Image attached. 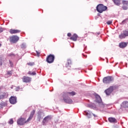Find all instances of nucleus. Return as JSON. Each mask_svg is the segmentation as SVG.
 Returning <instances> with one entry per match:
<instances>
[{
	"label": "nucleus",
	"mask_w": 128,
	"mask_h": 128,
	"mask_svg": "<svg viewBox=\"0 0 128 128\" xmlns=\"http://www.w3.org/2000/svg\"><path fill=\"white\" fill-rule=\"evenodd\" d=\"M96 8L98 12L102 14V12L108 10V7L104 6V4H99L96 7Z\"/></svg>",
	"instance_id": "obj_1"
},
{
	"label": "nucleus",
	"mask_w": 128,
	"mask_h": 128,
	"mask_svg": "<svg viewBox=\"0 0 128 128\" xmlns=\"http://www.w3.org/2000/svg\"><path fill=\"white\" fill-rule=\"evenodd\" d=\"M94 96L96 102L99 104V106L102 108H104V103L102 102V98H100V96L96 94H94Z\"/></svg>",
	"instance_id": "obj_2"
},
{
	"label": "nucleus",
	"mask_w": 128,
	"mask_h": 128,
	"mask_svg": "<svg viewBox=\"0 0 128 128\" xmlns=\"http://www.w3.org/2000/svg\"><path fill=\"white\" fill-rule=\"evenodd\" d=\"M63 100L66 104H72V100L68 97V94H66V92H64L62 94Z\"/></svg>",
	"instance_id": "obj_3"
},
{
	"label": "nucleus",
	"mask_w": 128,
	"mask_h": 128,
	"mask_svg": "<svg viewBox=\"0 0 128 128\" xmlns=\"http://www.w3.org/2000/svg\"><path fill=\"white\" fill-rule=\"evenodd\" d=\"M84 113L85 115L88 118H92V114L94 116V118H98V114H93L92 112L88 110L84 111Z\"/></svg>",
	"instance_id": "obj_4"
},
{
	"label": "nucleus",
	"mask_w": 128,
	"mask_h": 128,
	"mask_svg": "<svg viewBox=\"0 0 128 128\" xmlns=\"http://www.w3.org/2000/svg\"><path fill=\"white\" fill-rule=\"evenodd\" d=\"M103 82L104 84H110L112 82L114 81V78L112 76H108L106 77H104L103 78Z\"/></svg>",
	"instance_id": "obj_5"
},
{
	"label": "nucleus",
	"mask_w": 128,
	"mask_h": 128,
	"mask_svg": "<svg viewBox=\"0 0 128 128\" xmlns=\"http://www.w3.org/2000/svg\"><path fill=\"white\" fill-rule=\"evenodd\" d=\"M54 60V56L50 54L46 58V62L48 64H52Z\"/></svg>",
	"instance_id": "obj_6"
},
{
	"label": "nucleus",
	"mask_w": 128,
	"mask_h": 128,
	"mask_svg": "<svg viewBox=\"0 0 128 128\" xmlns=\"http://www.w3.org/2000/svg\"><path fill=\"white\" fill-rule=\"evenodd\" d=\"M26 122H28V120L26 121L24 118H20L17 120V124L20 126H24Z\"/></svg>",
	"instance_id": "obj_7"
},
{
	"label": "nucleus",
	"mask_w": 128,
	"mask_h": 128,
	"mask_svg": "<svg viewBox=\"0 0 128 128\" xmlns=\"http://www.w3.org/2000/svg\"><path fill=\"white\" fill-rule=\"evenodd\" d=\"M20 40V38L16 36H13L10 37V42L13 44L18 42V41Z\"/></svg>",
	"instance_id": "obj_8"
},
{
	"label": "nucleus",
	"mask_w": 128,
	"mask_h": 128,
	"mask_svg": "<svg viewBox=\"0 0 128 128\" xmlns=\"http://www.w3.org/2000/svg\"><path fill=\"white\" fill-rule=\"evenodd\" d=\"M52 120V116H48L44 118L42 121L43 126H46V124Z\"/></svg>",
	"instance_id": "obj_9"
},
{
	"label": "nucleus",
	"mask_w": 128,
	"mask_h": 128,
	"mask_svg": "<svg viewBox=\"0 0 128 128\" xmlns=\"http://www.w3.org/2000/svg\"><path fill=\"white\" fill-rule=\"evenodd\" d=\"M114 92V86H111L105 90V94L106 96H110Z\"/></svg>",
	"instance_id": "obj_10"
},
{
	"label": "nucleus",
	"mask_w": 128,
	"mask_h": 128,
	"mask_svg": "<svg viewBox=\"0 0 128 128\" xmlns=\"http://www.w3.org/2000/svg\"><path fill=\"white\" fill-rule=\"evenodd\" d=\"M9 100L12 104H16V97L12 96Z\"/></svg>",
	"instance_id": "obj_11"
},
{
	"label": "nucleus",
	"mask_w": 128,
	"mask_h": 128,
	"mask_svg": "<svg viewBox=\"0 0 128 128\" xmlns=\"http://www.w3.org/2000/svg\"><path fill=\"white\" fill-rule=\"evenodd\" d=\"M108 122H110L111 124H116L118 122V120H116V119L114 118L110 117L108 118Z\"/></svg>",
	"instance_id": "obj_12"
},
{
	"label": "nucleus",
	"mask_w": 128,
	"mask_h": 128,
	"mask_svg": "<svg viewBox=\"0 0 128 128\" xmlns=\"http://www.w3.org/2000/svg\"><path fill=\"white\" fill-rule=\"evenodd\" d=\"M44 116V114L42 112L38 113V120L40 122V120H42V118Z\"/></svg>",
	"instance_id": "obj_13"
},
{
	"label": "nucleus",
	"mask_w": 128,
	"mask_h": 128,
	"mask_svg": "<svg viewBox=\"0 0 128 128\" xmlns=\"http://www.w3.org/2000/svg\"><path fill=\"white\" fill-rule=\"evenodd\" d=\"M23 82H30V78L28 76H24L22 78Z\"/></svg>",
	"instance_id": "obj_14"
},
{
	"label": "nucleus",
	"mask_w": 128,
	"mask_h": 128,
	"mask_svg": "<svg viewBox=\"0 0 128 128\" xmlns=\"http://www.w3.org/2000/svg\"><path fill=\"white\" fill-rule=\"evenodd\" d=\"M128 46V43L126 42H122L119 44V46L120 48H124Z\"/></svg>",
	"instance_id": "obj_15"
},
{
	"label": "nucleus",
	"mask_w": 128,
	"mask_h": 128,
	"mask_svg": "<svg viewBox=\"0 0 128 128\" xmlns=\"http://www.w3.org/2000/svg\"><path fill=\"white\" fill-rule=\"evenodd\" d=\"M35 110H33L30 114V116H29V118H28V119L27 120V122H30V120H32V118H34V112H35Z\"/></svg>",
	"instance_id": "obj_16"
},
{
	"label": "nucleus",
	"mask_w": 128,
	"mask_h": 128,
	"mask_svg": "<svg viewBox=\"0 0 128 128\" xmlns=\"http://www.w3.org/2000/svg\"><path fill=\"white\" fill-rule=\"evenodd\" d=\"M121 106L122 108H128V102L124 101L121 104Z\"/></svg>",
	"instance_id": "obj_17"
},
{
	"label": "nucleus",
	"mask_w": 128,
	"mask_h": 128,
	"mask_svg": "<svg viewBox=\"0 0 128 128\" xmlns=\"http://www.w3.org/2000/svg\"><path fill=\"white\" fill-rule=\"evenodd\" d=\"M70 39L72 40H74V42H76L78 40V35H76V34H74L73 36L70 37Z\"/></svg>",
	"instance_id": "obj_18"
},
{
	"label": "nucleus",
	"mask_w": 128,
	"mask_h": 128,
	"mask_svg": "<svg viewBox=\"0 0 128 128\" xmlns=\"http://www.w3.org/2000/svg\"><path fill=\"white\" fill-rule=\"evenodd\" d=\"M10 32L12 34H18V32H20V30H10Z\"/></svg>",
	"instance_id": "obj_19"
},
{
	"label": "nucleus",
	"mask_w": 128,
	"mask_h": 128,
	"mask_svg": "<svg viewBox=\"0 0 128 128\" xmlns=\"http://www.w3.org/2000/svg\"><path fill=\"white\" fill-rule=\"evenodd\" d=\"M70 66H72V60L68 59L67 60V63L66 64V67L70 68Z\"/></svg>",
	"instance_id": "obj_20"
},
{
	"label": "nucleus",
	"mask_w": 128,
	"mask_h": 128,
	"mask_svg": "<svg viewBox=\"0 0 128 128\" xmlns=\"http://www.w3.org/2000/svg\"><path fill=\"white\" fill-rule=\"evenodd\" d=\"M114 4L120 6V0H112Z\"/></svg>",
	"instance_id": "obj_21"
},
{
	"label": "nucleus",
	"mask_w": 128,
	"mask_h": 128,
	"mask_svg": "<svg viewBox=\"0 0 128 128\" xmlns=\"http://www.w3.org/2000/svg\"><path fill=\"white\" fill-rule=\"evenodd\" d=\"M88 108H92L93 110H96V106L94 104H89L88 105Z\"/></svg>",
	"instance_id": "obj_22"
},
{
	"label": "nucleus",
	"mask_w": 128,
	"mask_h": 128,
	"mask_svg": "<svg viewBox=\"0 0 128 128\" xmlns=\"http://www.w3.org/2000/svg\"><path fill=\"white\" fill-rule=\"evenodd\" d=\"M20 48H22V50H25V48H26V44L25 42L22 44H20Z\"/></svg>",
	"instance_id": "obj_23"
},
{
	"label": "nucleus",
	"mask_w": 128,
	"mask_h": 128,
	"mask_svg": "<svg viewBox=\"0 0 128 128\" xmlns=\"http://www.w3.org/2000/svg\"><path fill=\"white\" fill-rule=\"evenodd\" d=\"M66 94H67L68 96H74L76 94V92H66Z\"/></svg>",
	"instance_id": "obj_24"
},
{
	"label": "nucleus",
	"mask_w": 128,
	"mask_h": 128,
	"mask_svg": "<svg viewBox=\"0 0 128 128\" xmlns=\"http://www.w3.org/2000/svg\"><path fill=\"white\" fill-rule=\"evenodd\" d=\"M126 38V36L124 33L121 34L119 35V38L120 40H122V38Z\"/></svg>",
	"instance_id": "obj_25"
},
{
	"label": "nucleus",
	"mask_w": 128,
	"mask_h": 128,
	"mask_svg": "<svg viewBox=\"0 0 128 128\" xmlns=\"http://www.w3.org/2000/svg\"><path fill=\"white\" fill-rule=\"evenodd\" d=\"M122 4L123 6H128V1L122 0Z\"/></svg>",
	"instance_id": "obj_26"
},
{
	"label": "nucleus",
	"mask_w": 128,
	"mask_h": 128,
	"mask_svg": "<svg viewBox=\"0 0 128 128\" xmlns=\"http://www.w3.org/2000/svg\"><path fill=\"white\" fill-rule=\"evenodd\" d=\"M28 74H30V76H36V72H32L30 71H29L28 72Z\"/></svg>",
	"instance_id": "obj_27"
},
{
	"label": "nucleus",
	"mask_w": 128,
	"mask_h": 128,
	"mask_svg": "<svg viewBox=\"0 0 128 128\" xmlns=\"http://www.w3.org/2000/svg\"><path fill=\"white\" fill-rule=\"evenodd\" d=\"M2 62H4V58H2V56H0V66H2Z\"/></svg>",
	"instance_id": "obj_28"
},
{
	"label": "nucleus",
	"mask_w": 128,
	"mask_h": 128,
	"mask_svg": "<svg viewBox=\"0 0 128 128\" xmlns=\"http://www.w3.org/2000/svg\"><path fill=\"white\" fill-rule=\"evenodd\" d=\"M0 104H1V106H2H2H6V103L4 102H1Z\"/></svg>",
	"instance_id": "obj_29"
},
{
	"label": "nucleus",
	"mask_w": 128,
	"mask_h": 128,
	"mask_svg": "<svg viewBox=\"0 0 128 128\" xmlns=\"http://www.w3.org/2000/svg\"><path fill=\"white\" fill-rule=\"evenodd\" d=\"M28 66H34V62H29L27 63Z\"/></svg>",
	"instance_id": "obj_30"
},
{
	"label": "nucleus",
	"mask_w": 128,
	"mask_h": 128,
	"mask_svg": "<svg viewBox=\"0 0 128 128\" xmlns=\"http://www.w3.org/2000/svg\"><path fill=\"white\" fill-rule=\"evenodd\" d=\"M123 32L125 36H128V31L125 30V31H124Z\"/></svg>",
	"instance_id": "obj_31"
},
{
	"label": "nucleus",
	"mask_w": 128,
	"mask_h": 128,
	"mask_svg": "<svg viewBox=\"0 0 128 128\" xmlns=\"http://www.w3.org/2000/svg\"><path fill=\"white\" fill-rule=\"evenodd\" d=\"M8 124H14V120H12V118L10 119V120L8 122Z\"/></svg>",
	"instance_id": "obj_32"
},
{
	"label": "nucleus",
	"mask_w": 128,
	"mask_h": 128,
	"mask_svg": "<svg viewBox=\"0 0 128 128\" xmlns=\"http://www.w3.org/2000/svg\"><path fill=\"white\" fill-rule=\"evenodd\" d=\"M128 6H122V8L123 10H128Z\"/></svg>",
	"instance_id": "obj_33"
},
{
	"label": "nucleus",
	"mask_w": 128,
	"mask_h": 128,
	"mask_svg": "<svg viewBox=\"0 0 128 128\" xmlns=\"http://www.w3.org/2000/svg\"><path fill=\"white\" fill-rule=\"evenodd\" d=\"M107 24H112V20H108L106 22Z\"/></svg>",
	"instance_id": "obj_34"
},
{
	"label": "nucleus",
	"mask_w": 128,
	"mask_h": 128,
	"mask_svg": "<svg viewBox=\"0 0 128 128\" xmlns=\"http://www.w3.org/2000/svg\"><path fill=\"white\" fill-rule=\"evenodd\" d=\"M7 74L9 76H12V71H8Z\"/></svg>",
	"instance_id": "obj_35"
},
{
	"label": "nucleus",
	"mask_w": 128,
	"mask_h": 128,
	"mask_svg": "<svg viewBox=\"0 0 128 128\" xmlns=\"http://www.w3.org/2000/svg\"><path fill=\"white\" fill-rule=\"evenodd\" d=\"M4 98V94H1L0 96V100H2V98Z\"/></svg>",
	"instance_id": "obj_36"
},
{
	"label": "nucleus",
	"mask_w": 128,
	"mask_h": 128,
	"mask_svg": "<svg viewBox=\"0 0 128 128\" xmlns=\"http://www.w3.org/2000/svg\"><path fill=\"white\" fill-rule=\"evenodd\" d=\"M20 86H18V87H17V88H16V92H18V90H20Z\"/></svg>",
	"instance_id": "obj_37"
},
{
	"label": "nucleus",
	"mask_w": 128,
	"mask_h": 128,
	"mask_svg": "<svg viewBox=\"0 0 128 128\" xmlns=\"http://www.w3.org/2000/svg\"><path fill=\"white\" fill-rule=\"evenodd\" d=\"M4 32V28H2V27H0V33L2 32Z\"/></svg>",
	"instance_id": "obj_38"
},
{
	"label": "nucleus",
	"mask_w": 128,
	"mask_h": 128,
	"mask_svg": "<svg viewBox=\"0 0 128 128\" xmlns=\"http://www.w3.org/2000/svg\"><path fill=\"white\" fill-rule=\"evenodd\" d=\"M36 54H37V56H40V53L38 52V51H36Z\"/></svg>",
	"instance_id": "obj_39"
},
{
	"label": "nucleus",
	"mask_w": 128,
	"mask_h": 128,
	"mask_svg": "<svg viewBox=\"0 0 128 128\" xmlns=\"http://www.w3.org/2000/svg\"><path fill=\"white\" fill-rule=\"evenodd\" d=\"M10 66H12V61H10Z\"/></svg>",
	"instance_id": "obj_40"
},
{
	"label": "nucleus",
	"mask_w": 128,
	"mask_h": 128,
	"mask_svg": "<svg viewBox=\"0 0 128 128\" xmlns=\"http://www.w3.org/2000/svg\"><path fill=\"white\" fill-rule=\"evenodd\" d=\"M72 36V34H70V33L68 34V36Z\"/></svg>",
	"instance_id": "obj_41"
},
{
	"label": "nucleus",
	"mask_w": 128,
	"mask_h": 128,
	"mask_svg": "<svg viewBox=\"0 0 128 128\" xmlns=\"http://www.w3.org/2000/svg\"><path fill=\"white\" fill-rule=\"evenodd\" d=\"M0 108H2V105L0 104Z\"/></svg>",
	"instance_id": "obj_42"
},
{
	"label": "nucleus",
	"mask_w": 128,
	"mask_h": 128,
	"mask_svg": "<svg viewBox=\"0 0 128 128\" xmlns=\"http://www.w3.org/2000/svg\"><path fill=\"white\" fill-rule=\"evenodd\" d=\"M124 22H125L124 20L122 22V24H124Z\"/></svg>",
	"instance_id": "obj_43"
},
{
	"label": "nucleus",
	"mask_w": 128,
	"mask_h": 128,
	"mask_svg": "<svg viewBox=\"0 0 128 128\" xmlns=\"http://www.w3.org/2000/svg\"><path fill=\"white\" fill-rule=\"evenodd\" d=\"M2 46V44L0 43V47Z\"/></svg>",
	"instance_id": "obj_44"
},
{
	"label": "nucleus",
	"mask_w": 128,
	"mask_h": 128,
	"mask_svg": "<svg viewBox=\"0 0 128 128\" xmlns=\"http://www.w3.org/2000/svg\"><path fill=\"white\" fill-rule=\"evenodd\" d=\"M10 56H14L13 54H11Z\"/></svg>",
	"instance_id": "obj_45"
}]
</instances>
